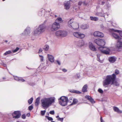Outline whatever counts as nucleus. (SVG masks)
I'll list each match as a JSON object with an SVG mask.
<instances>
[{"mask_svg":"<svg viewBox=\"0 0 122 122\" xmlns=\"http://www.w3.org/2000/svg\"><path fill=\"white\" fill-rule=\"evenodd\" d=\"M94 42L100 46L98 48V49L102 53L106 54H109L110 51V49L106 47H103L105 44L104 41L103 40L96 39L94 40Z\"/></svg>","mask_w":122,"mask_h":122,"instance_id":"nucleus-1","label":"nucleus"},{"mask_svg":"<svg viewBox=\"0 0 122 122\" xmlns=\"http://www.w3.org/2000/svg\"><path fill=\"white\" fill-rule=\"evenodd\" d=\"M55 102L54 97L44 98L41 100L42 106L44 108H48Z\"/></svg>","mask_w":122,"mask_h":122,"instance_id":"nucleus-2","label":"nucleus"},{"mask_svg":"<svg viewBox=\"0 0 122 122\" xmlns=\"http://www.w3.org/2000/svg\"><path fill=\"white\" fill-rule=\"evenodd\" d=\"M116 79V75L114 73L110 75H107L106 78L103 82V86L105 87H107L109 84H111Z\"/></svg>","mask_w":122,"mask_h":122,"instance_id":"nucleus-3","label":"nucleus"},{"mask_svg":"<svg viewBox=\"0 0 122 122\" xmlns=\"http://www.w3.org/2000/svg\"><path fill=\"white\" fill-rule=\"evenodd\" d=\"M46 26L44 24L40 25L34 31V34L35 35H39L42 34L45 30Z\"/></svg>","mask_w":122,"mask_h":122,"instance_id":"nucleus-4","label":"nucleus"},{"mask_svg":"<svg viewBox=\"0 0 122 122\" xmlns=\"http://www.w3.org/2000/svg\"><path fill=\"white\" fill-rule=\"evenodd\" d=\"M67 25L68 27L72 29H76L79 27V24L77 23L74 22L72 19H70L68 22Z\"/></svg>","mask_w":122,"mask_h":122,"instance_id":"nucleus-5","label":"nucleus"},{"mask_svg":"<svg viewBox=\"0 0 122 122\" xmlns=\"http://www.w3.org/2000/svg\"><path fill=\"white\" fill-rule=\"evenodd\" d=\"M68 102L67 98L64 96L61 97L59 100V104L63 106H66Z\"/></svg>","mask_w":122,"mask_h":122,"instance_id":"nucleus-6","label":"nucleus"},{"mask_svg":"<svg viewBox=\"0 0 122 122\" xmlns=\"http://www.w3.org/2000/svg\"><path fill=\"white\" fill-rule=\"evenodd\" d=\"M55 34L58 37H64L66 36L67 35V32L63 30H60L56 31Z\"/></svg>","mask_w":122,"mask_h":122,"instance_id":"nucleus-7","label":"nucleus"},{"mask_svg":"<svg viewBox=\"0 0 122 122\" xmlns=\"http://www.w3.org/2000/svg\"><path fill=\"white\" fill-rule=\"evenodd\" d=\"M60 27V24H59V23L55 22L50 25L49 26L51 30L52 31L58 30Z\"/></svg>","mask_w":122,"mask_h":122,"instance_id":"nucleus-8","label":"nucleus"},{"mask_svg":"<svg viewBox=\"0 0 122 122\" xmlns=\"http://www.w3.org/2000/svg\"><path fill=\"white\" fill-rule=\"evenodd\" d=\"M73 35L75 37L80 39L84 38L85 36L84 34L79 32H75L73 33Z\"/></svg>","mask_w":122,"mask_h":122,"instance_id":"nucleus-9","label":"nucleus"},{"mask_svg":"<svg viewBox=\"0 0 122 122\" xmlns=\"http://www.w3.org/2000/svg\"><path fill=\"white\" fill-rule=\"evenodd\" d=\"M30 33V28L29 27H27L23 33L20 34L21 36H24L26 37H28Z\"/></svg>","mask_w":122,"mask_h":122,"instance_id":"nucleus-10","label":"nucleus"},{"mask_svg":"<svg viewBox=\"0 0 122 122\" xmlns=\"http://www.w3.org/2000/svg\"><path fill=\"white\" fill-rule=\"evenodd\" d=\"M75 44L78 47H80L83 46L84 44V42L83 40H80L75 41Z\"/></svg>","mask_w":122,"mask_h":122,"instance_id":"nucleus-11","label":"nucleus"},{"mask_svg":"<svg viewBox=\"0 0 122 122\" xmlns=\"http://www.w3.org/2000/svg\"><path fill=\"white\" fill-rule=\"evenodd\" d=\"M93 35L95 37L98 36L101 37H103L104 36V35L102 33L98 31L94 32Z\"/></svg>","mask_w":122,"mask_h":122,"instance_id":"nucleus-12","label":"nucleus"},{"mask_svg":"<svg viewBox=\"0 0 122 122\" xmlns=\"http://www.w3.org/2000/svg\"><path fill=\"white\" fill-rule=\"evenodd\" d=\"M14 114L16 115L15 116H14V114H12L13 117L14 118H18L20 117V116L21 115L20 112L19 111H15L14 112Z\"/></svg>","mask_w":122,"mask_h":122,"instance_id":"nucleus-13","label":"nucleus"},{"mask_svg":"<svg viewBox=\"0 0 122 122\" xmlns=\"http://www.w3.org/2000/svg\"><path fill=\"white\" fill-rule=\"evenodd\" d=\"M70 1L65 2L64 3L65 8L67 10L69 9L70 7Z\"/></svg>","mask_w":122,"mask_h":122,"instance_id":"nucleus-14","label":"nucleus"},{"mask_svg":"<svg viewBox=\"0 0 122 122\" xmlns=\"http://www.w3.org/2000/svg\"><path fill=\"white\" fill-rule=\"evenodd\" d=\"M47 56L49 61L52 63L54 62V57L52 55L49 54H48Z\"/></svg>","mask_w":122,"mask_h":122,"instance_id":"nucleus-15","label":"nucleus"},{"mask_svg":"<svg viewBox=\"0 0 122 122\" xmlns=\"http://www.w3.org/2000/svg\"><path fill=\"white\" fill-rule=\"evenodd\" d=\"M113 109L114 111L118 113H122V111L120 110L117 107L115 106L113 107Z\"/></svg>","mask_w":122,"mask_h":122,"instance_id":"nucleus-16","label":"nucleus"},{"mask_svg":"<svg viewBox=\"0 0 122 122\" xmlns=\"http://www.w3.org/2000/svg\"><path fill=\"white\" fill-rule=\"evenodd\" d=\"M112 35L118 41H120L121 40V37L117 34L113 32L112 33Z\"/></svg>","mask_w":122,"mask_h":122,"instance_id":"nucleus-17","label":"nucleus"},{"mask_svg":"<svg viewBox=\"0 0 122 122\" xmlns=\"http://www.w3.org/2000/svg\"><path fill=\"white\" fill-rule=\"evenodd\" d=\"M116 60V58L114 56L110 57L109 58V61L111 63H113Z\"/></svg>","mask_w":122,"mask_h":122,"instance_id":"nucleus-18","label":"nucleus"},{"mask_svg":"<svg viewBox=\"0 0 122 122\" xmlns=\"http://www.w3.org/2000/svg\"><path fill=\"white\" fill-rule=\"evenodd\" d=\"M89 48L90 49L93 51H96V49L95 46L91 43H89Z\"/></svg>","mask_w":122,"mask_h":122,"instance_id":"nucleus-19","label":"nucleus"},{"mask_svg":"<svg viewBox=\"0 0 122 122\" xmlns=\"http://www.w3.org/2000/svg\"><path fill=\"white\" fill-rule=\"evenodd\" d=\"M117 47L118 48H120L122 47V42L120 41H118L117 42Z\"/></svg>","mask_w":122,"mask_h":122,"instance_id":"nucleus-20","label":"nucleus"},{"mask_svg":"<svg viewBox=\"0 0 122 122\" xmlns=\"http://www.w3.org/2000/svg\"><path fill=\"white\" fill-rule=\"evenodd\" d=\"M111 30L112 31L119 33L120 36L121 37H122V31H121L117 30H115L113 29H111Z\"/></svg>","mask_w":122,"mask_h":122,"instance_id":"nucleus-21","label":"nucleus"},{"mask_svg":"<svg viewBox=\"0 0 122 122\" xmlns=\"http://www.w3.org/2000/svg\"><path fill=\"white\" fill-rule=\"evenodd\" d=\"M111 85H113L116 86H119V84L116 80H115Z\"/></svg>","mask_w":122,"mask_h":122,"instance_id":"nucleus-22","label":"nucleus"},{"mask_svg":"<svg viewBox=\"0 0 122 122\" xmlns=\"http://www.w3.org/2000/svg\"><path fill=\"white\" fill-rule=\"evenodd\" d=\"M63 20H62V18L60 17H58L57 18L55 21V22L59 23V24L61 22H63Z\"/></svg>","mask_w":122,"mask_h":122,"instance_id":"nucleus-23","label":"nucleus"},{"mask_svg":"<svg viewBox=\"0 0 122 122\" xmlns=\"http://www.w3.org/2000/svg\"><path fill=\"white\" fill-rule=\"evenodd\" d=\"M45 12V10L42 9L40 11H39L38 13L39 15L41 16L44 15Z\"/></svg>","mask_w":122,"mask_h":122,"instance_id":"nucleus-24","label":"nucleus"},{"mask_svg":"<svg viewBox=\"0 0 122 122\" xmlns=\"http://www.w3.org/2000/svg\"><path fill=\"white\" fill-rule=\"evenodd\" d=\"M87 85H85L83 87L82 89V91L83 92H87Z\"/></svg>","mask_w":122,"mask_h":122,"instance_id":"nucleus-25","label":"nucleus"},{"mask_svg":"<svg viewBox=\"0 0 122 122\" xmlns=\"http://www.w3.org/2000/svg\"><path fill=\"white\" fill-rule=\"evenodd\" d=\"M40 97H38L36 98L35 102V105L36 106H38L39 103L40 102Z\"/></svg>","mask_w":122,"mask_h":122,"instance_id":"nucleus-26","label":"nucleus"},{"mask_svg":"<svg viewBox=\"0 0 122 122\" xmlns=\"http://www.w3.org/2000/svg\"><path fill=\"white\" fill-rule=\"evenodd\" d=\"M81 27L82 29H85L88 28V26L86 24H83L81 25Z\"/></svg>","mask_w":122,"mask_h":122,"instance_id":"nucleus-27","label":"nucleus"},{"mask_svg":"<svg viewBox=\"0 0 122 122\" xmlns=\"http://www.w3.org/2000/svg\"><path fill=\"white\" fill-rule=\"evenodd\" d=\"M90 19L91 20L94 21H97L98 19V18L97 17L92 16L90 17Z\"/></svg>","mask_w":122,"mask_h":122,"instance_id":"nucleus-28","label":"nucleus"},{"mask_svg":"<svg viewBox=\"0 0 122 122\" xmlns=\"http://www.w3.org/2000/svg\"><path fill=\"white\" fill-rule=\"evenodd\" d=\"M70 91L71 92L76 94H80L81 93V92L79 91L74 90H71Z\"/></svg>","mask_w":122,"mask_h":122,"instance_id":"nucleus-29","label":"nucleus"},{"mask_svg":"<svg viewBox=\"0 0 122 122\" xmlns=\"http://www.w3.org/2000/svg\"><path fill=\"white\" fill-rule=\"evenodd\" d=\"M49 48V46L47 45H46L43 47V50L46 51H47Z\"/></svg>","mask_w":122,"mask_h":122,"instance_id":"nucleus-30","label":"nucleus"},{"mask_svg":"<svg viewBox=\"0 0 122 122\" xmlns=\"http://www.w3.org/2000/svg\"><path fill=\"white\" fill-rule=\"evenodd\" d=\"M33 98L32 97H31L30 99L28 100V103L29 104H31L32 102Z\"/></svg>","mask_w":122,"mask_h":122,"instance_id":"nucleus-31","label":"nucleus"},{"mask_svg":"<svg viewBox=\"0 0 122 122\" xmlns=\"http://www.w3.org/2000/svg\"><path fill=\"white\" fill-rule=\"evenodd\" d=\"M77 102V100L76 99H74L73 102L71 104V105H72L73 104H76Z\"/></svg>","mask_w":122,"mask_h":122,"instance_id":"nucleus-32","label":"nucleus"},{"mask_svg":"<svg viewBox=\"0 0 122 122\" xmlns=\"http://www.w3.org/2000/svg\"><path fill=\"white\" fill-rule=\"evenodd\" d=\"M97 15L100 16H104V13L102 12L98 13L97 14Z\"/></svg>","mask_w":122,"mask_h":122,"instance_id":"nucleus-33","label":"nucleus"},{"mask_svg":"<svg viewBox=\"0 0 122 122\" xmlns=\"http://www.w3.org/2000/svg\"><path fill=\"white\" fill-rule=\"evenodd\" d=\"M11 53V51H8L6 52H5L4 54V55H7L10 54Z\"/></svg>","mask_w":122,"mask_h":122,"instance_id":"nucleus-34","label":"nucleus"},{"mask_svg":"<svg viewBox=\"0 0 122 122\" xmlns=\"http://www.w3.org/2000/svg\"><path fill=\"white\" fill-rule=\"evenodd\" d=\"M14 79L15 80L17 81H19L20 77H18L16 76H14Z\"/></svg>","mask_w":122,"mask_h":122,"instance_id":"nucleus-35","label":"nucleus"},{"mask_svg":"<svg viewBox=\"0 0 122 122\" xmlns=\"http://www.w3.org/2000/svg\"><path fill=\"white\" fill-rule=\"evenodd\" d=\"M97 60L99 61L100 62H101V60L100 59V55L99 54H97Z\"/></svg>","mask_w":122,"mask_h":122,"instance_id":"nucleus-36","label":"nucleus"},{"mask_svg":"<svg viewBox=\"0 0 122 122\" xmlns=\"http://www.w3.org/2000/svg\"><path fill=\"white\" fill-rule=\"evenodd\" d=\"M92 103H94L95 102L94 99L91 98L89 100Z\"/></svg>","mask_w":122,"mask_h":122,"instance_id":"nucleus-37","label":"nucleus"},{"mask_svg":"<svg viewBox=\"0 0 122 122\" xmlns=\"http://www.w3.org/2000/svg\"><path fill=\"white\" fill-rule=\"evenodd\" d=\"M46 112V110L41 111V113L42 115L43 116L44 115L45 112Z\"/></svg>","mask_w":122,"mask_h":122,"instance_id":"nucleus-38","label":"nucleus"},{"mask_svg":"<svg viewBox=\"0 0 122 122\" xmlns=\"http://www.w3.org/2000/svg\"><path fill=\"white\" fill-rule=\"evenodd\" d=\"M98 91L101 93H102L103 92V91L100 88L98 90Z\"/></svg>","mask_w":122,"mask_h":122,"instance_id":"nucleus-39","label":"nucleus"},{"mask_svg":"<svg viewBox=\"0 0 122 122\" xmlns=\"http://www.w3.org/2000/svg\"><path fill=\"white\" fill-rule=\"evenodd\" d=\"M25 80L23 79L21 77H20L19 81H20L21 82H24L25 81Z\"/></svg>","mask_w":122,"mask_h":122,"instance_id":"nucleus-40","label":"nucleus"},{"mask_svg":"<svg viewBox=\"0 0 122 122\" xmlns=\"http://www.w3.org/2000/svg\"><path fill=\"white\" fill-rule=\"evenodd\" d=\"M28 109L29 110H31L33 108V107L31 105L29 107Z\"/></svg>","mask_w":122,"mask_h":122,"instance_id":"nucleus-41","label":"nucleus"},{"mask_svg":"<svg viewBox=\"0 0 122 122\" xmlns=\"http://www.w3.org/2000/svg\"><path fill=\"white\" fill-rule=\"evenodd\" d=\"M19 48L18 47L16 48L14 50H13V53H15L18 50H19Z\"/></svg>","mask_w":122,"mask_h":122,"instance_id":"nucleus-42","label":"nucleus"},{"mask_svg":"<svg viewBox=\"0 0 122 122\" xmlns=\"http://www.w3.org/2000/svg\"><path fill=\"white\" fill-rule=\"evenodd\" d=\"M40 57V58L41 61H43V56L42 55H39Z\"/></svg>","mask_w":122,"mask_h":122,"instance_id":"nucleus-43","label":"nucleus"},{"mask_svg":"<svg viewBox=\"0 0 122 122\" xmlns=\"http://www.w3.org/2000/svg\"><path fill=\"white\" fill-rule=\"evenodd\" d=\"M46 117H47V119L51 121H52L53 120V118L51 117H49L48 116H46Z\"/></svg>","mask_w":122,"mask_h":122,"instance_id":"nucleus-44","label":"nucleus"},{"mask_svg":"<svg viewBox=\"0 0 122 122\" xmlns=\"http://www.w3.org/2000/svg\"><path fill=\"white\" fill-rule=\"evenodd\" d=\"M85 97L89 100L91 98H92L91 97L88 95L86 96H85Z\"/></svg>","mask_w":122,"mask_h":122,"instance_id":"nucleus-45","label":"nucleus"},{"mask_svg":"<svg viewBox=\"0 0 122 122\" xmlns=\"http://www.w3.org/2000/svg\"><path fill=\"white\" fill-rule=\"evenodd\" d=\"M119 71L118 70L116 69L115 70V73L116 75H117L119 74Z\"/></svg>","mask_w":122,"mask_h":122,"instance_id":"nucleus-46","label":"nucleus"},{"mask_svg":"<svg viewBox=\"0 0 122 122\" xmlns=\"http://www.w3.org/2000/svg\"><path fill=\"white\" fill-rule=\"evenodd\" d=\"M49 113L51 114L54 115L55 113L54 111V110L51 111Z\"/></svg>","mask_w":122,"mask_h":122,"instance_id":"nucleus-47","label":"nucleus"},{"mask_svg":"<svg viewBox=\"0 0 122 122\" xmlns=\"http://www.w3.org/2000/svg\"><path fill=\"white\" fill-rule=\"evenodd\" d=\"M57 119H58V120L61 121L62 122L63 121V118H61L59 117V118H58Z\"/></svg>","mask_w":122,"mask_h":122,"instance_id":"nucleus-48","label":"nucleus"},{"mask_svg":"<svg viewBox=\"0 0 122 122\" xmlns=\"http://www.w3.org/2000/svg\"><path fill=\"white\" fill-rule=\"evenodd\" d=\"M22 118L23 119H25V114H23L22 116Z\"/></svg>","mask_w":122,"mask_h":122,"instance_id":"nucleus-49","label":"nucleus"},{"mask_svg":"<svg viewBox=\"0 0 122 122\" xmlns=\"http://www.w3.org/2000/svg\"><path fill=\"white\" fill-rule=\"evenodd\" d=\"M82 1H80L78 3V5H81L82 3Z\"/></svg>","mask_w":122,"mask_h":122,"instance_id":"nucleus-50","label":"nucleus"},{"mask_svg":"<svg viewBox=\"0 0 122 122\" xmlns=\"http://www.w3.org/2000/svg\"><path fill=\"white\" fill-rule=\"evenodd\" d=\"M42 51L43 50L41 49H40L39 50V53H41Z\"/></svg>","mask_w":122,"mask_h":122,"instance_id":"nucleus-51","label":"nucleus"},{"mask_svg":"<svg viewBox=\"0 0 122 122\" xmlns=\"http://www.w3.org/2000/svg\"><path fill=\"white\" fill-rule=\"evenodd\" d=\"M56 61L57 62V63L59 65H61V63L58 60H56Z\"/></svg>","mask_w":122,"mask_h":122,"instance_id":"nucleus-52","label":"nucleus"},{"mask_svg":"<svg viewBox=\"0 0 122 122\" xmlns=\"http://www.w3.org/2000/svg\"><path fill=\"white\" fill-rule=\"evenodd\" d=\"M62 71H63L64 72H66L67 70L65 69H62Z\"/></svg>","mask_w":122,"mask_h":122,"instance_id":"nucleus-53","label":"nucleus"},{"mask_svg":"<svg viewBox=\"0 0 122 122\" xmlns=\"http://www.w3.org/2000/svg\"><path fill=\"white\" fill-rule=\"evenodd\" d=\"M100 121L101 122H104V121L102 120V117H100Z\"/></svg>","mask_w":122,"mask_h":122,"instance_id":"nucleus-54","label":"nucleus"},{"mask_svg":"<svg viewBox=\"0 0 122 122\" xmlns=\"http://www.w3.org/2000/svg\"><path fill=\"white\" fill-rule=\"evenodd\" d=\"M105 3V1H102V2L101 3V4L102 5H103Z\"/></svg>","mask_w":122,"mask_h":122,"instance_id":"nucleus-55","label":"nucleus"},{"mask_svg":"<svg viewBox=\"0 0 122 122\" xmlns=\"http://www.w3.org/2000/svg\"><path fill=\"white\" fill-rule=\"evenodd\" d=\"M77 76L79 78L80 77V74H77Z\"/></svg>","mask_w":122,"mask_h":122,"instance_id":"nucleus-56","label":"nucleus"},{"mask_svg":"<svg viewBox=\"0 0 122 122\" xmlns=\"http://www.w3.org/2000/svg\"><path fill=\"white\" fill-rule=\"evenodd\" d=\"M106 6L108 7H109L110 6V5L109 4H108V5H106Z\"/></svg>","mask_w":122,"mask_h":122,"instance_id":"nucleus-57","label":"nucleus"},{"mask_svg":"<svg viewBox=\"0 0 122 122\" xmlns=\"http://www.w3.org/2000/svg\"><path fill=\"white\" fill-rule=\"evenodd\" d=\"M56 117L57 118H59V116L58 115Z\"/></svg>","mask_w":122,"mask_h":122,"instance_id":"nucleus-58","label":"nucleus"},{"mask_svg":"<svg viewBox=\"0 0 122 122\" xmlns=\"http://www.w3.org/2000/svg\"><path fill=\"white\" fill-rule=\"evenodd\" d=\"M74 9H75L76 10L77 9L75 8V7H74Z\"/></svg>","mask_w":122,"mask_h":122,"instance_id":"nucleus-59","label":"nucleus"},{"mask_svg":"<svg viewBox=\"0 0 122 122\" xmlns=\"http://www.w3.org/2000/svg\"><path fill=\"white\" fill-rule=\"evenodd\" d=\"M69 99L70 100H72V98H69Z\"/></svg>","mask_w":122,"mask_h":122,"instance_id":"nucleus-60","label":"nucleus"},{"mask_svg":"<svg viewBox=\"0 0 122 122\" xmlns=\"http://www.w3.org/2000/svg\"><path fill=\"white\" fill-rule=\"evenodd\" d=\"M5 42H8V41H7V40H5Z\"/></svg>","mask_w":122,"mask_h":122,"instance_id":"nucleus-61","label":"nucleus"},{"mask_svg":"<svg viewBox=\"0 0 122 122\" xmlns=\"http://www.w3.org/2000/svg\"><path fill=\"white\" fill-rule=\"evenodd\" d=\"M3 79H5V77H3Z\"/></svg>","mask_w":122,"mask_h":122,"instance_id":"nucleus-62","label":"nucleus"},{"mask_svg":"<svg viewBox=\"0 0 122 122\" xmlns=\"http://www.w3.org/2000/svg\"><path fill=\"white\" fill-rule=\"evenodd\" d=\"M51 122H55L54 121H51Z\"/></svg>","mask_w":122,"mask_h":122,"instance_id":"nucleus-63","label":"nucleus"},{"mask_svg":"<svg viewBox=\"0 0 122 122\" xmlns=\"http://www.w3.org/2000/svg\"><path fill=\"white\" fill-rule=\"evenodd\" d=\"M16 122H20L19 121H17Z\"/></svg>","mask_w":122,"mask_h":122,"instance_id":"nucleus-64","label":"nucleus"}]
</instances>
